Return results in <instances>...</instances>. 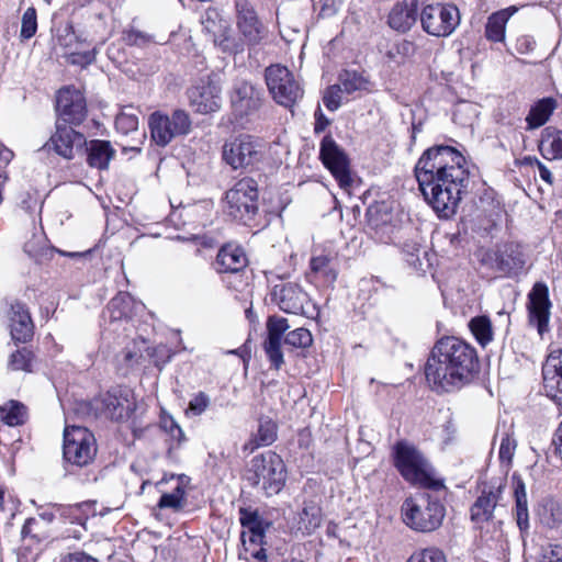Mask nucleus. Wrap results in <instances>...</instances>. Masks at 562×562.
<instances>
[{
  "label": "nucleus",
  "mask_w": 562,
  "mask_h": 562,
  "mask_svg": "<svg viewBox=\"0 0 562 562\" xmlns=\"http://www.w3.org/2000/svg\"><path fill=\"white\" fill-rule=\"evenodd\" d=\"M414 171L425 200L438 215H453L469 184L463 155L451 146L436 145L423 153Z\"/></svg>",
  "instance_id": "1"
},
{
  "label": "nucleus",
  "mask_w": 562,
  "mask_h": 562,
  "mask_svg": "<svg viewBox=\"0 0 562 562\" xmlns=\"http://www.w3.org/2000/svg\"><path fill=\"white\" fill-rule=\"evenodd\" d=\"M480 373V360L469 342L446 336L434 345L425 364V376L437 393H452L472 383Z\"/></svg>",
  "instance_id": "2"
},
{
  "label": "nucleus",
  "mask_w": 562,
  "mask_h": 562,
  "mask_svg": "<svg viewBox=\"0 0 562 562\" xmlns=\"http://www.w3.org/2000/svg\"><path fill=\"white\" fill-rule=\"evenodd\" d=\"M404 522L412 529L420 532H430L438 529L446 515V508L439 498L427 492L408 498L402 506Z\"/></svg>",
  "instance_id": "3"
},
{
  "label": "nucleus",
  "mask_w": 562,
  "mask_h": 562,
  "mask_svg": "<svg viewBox=\"0 0 562 562\" xmlns=\"http://www.w3.org/2000/svg\"><path fill=\"white\" fill-rule=\"evenodd\" d=\"M286 471L283 460L276 452L267 451L250 461L246 480L265 495H277L284 486Z\"/></svg>",
  "instance_id": "4"
},
{
  "label": "nucleus",
  "mask_w": 562,
  "mask_h": 562,
  "mask_svg": "<svg viewBox=\"0 0 562 562\" xmlns=\"http://www.w3.org/2000/svg\"><path fill=\"white\" fill-rule=\"evenodd\" d=\"M394 463L402 476L413 483L432 491H440L445 486L441 481L435 480L429 472L428 463L420 452L407 442H397L394 448Z\"/></svg>",
  "instance_id": "5"
},
{
  "label": "nucleus",
  "mask_w": 562,
  "mask_h": 562,
  "mask_svg": "<svg viewBox=\"0 0 562 562\" xmlns=\"http://www.w3.org/2000/svg\"><path fill=\"white\" fill-rule=\"evenodd\" d=\"M87 407L94 409V416L122 422L131 417L137 407L136 396L132 389L117 385L109 390Z\"/></svg>",
  "instance_id": "6"
},
{
  "label": "nucleus",
  "mask_w": 562,
  "mask_h": 562,
  "mask_svg": "<svg viewBox=\"0 0 562 562\" xmlns=\"http://www.w3.org/2000/svg\"><path fill=\"white\" fill-rule=\"evenodd\" d=\"M226 212L238 221L251 220L258 211V184L252 178H243L226 192Z\"/></svg>",
  "instance_id": "7"
},
{
  "label": "nucleus",
  "mask_w": 562,
  "mask_h": 562,
  "mask_svg": "<svg viewBox=\"0 0 562 562\" xmlns=\"http://www.w3.org/2000/svg\"><path fill=\"white\" fill-rule=\"evenodd\" d=\"M64 458L67 462L85 467L97 454V443L93 434L86 427L66 426L64 430Z\"/></svg>",
  "instance_id": "8"
},
{
  "label": "nucleus",
  "mask_w": 562,
  "mask_h": 562,
  "mask_svg": "<svg viewBox=\"0 0 562 562\" xmlns=\"http://www.w3.org/2000/svg\"><path fill=\"white\" fill-rule=\"evenodd\" d=\"M425 32L432 36H448L460 23L459 9L452 2H432L420 13Z\"/></svg>",
  "instance_id": "9"
},
{
  "label": "nucleus",
  "mask_w": 562,
  "mask_h": 562,
  "mask_svg": "<svg viewBox=\"0 0 562 562\" xmlns=\"http://www.w3.org/2000/svg\"><path fill=\"white\" fill-rule=\"evenodd\" d=\"M267 87L272 98L283 106H292L303 95L294 75L284 66L271 65L265 72Z\"/></svg>",
  "instance_id": "10"
},
{
  "label": "nucleus",
  "mask_w": 562,
  "mask_h": 562,
  "mask_svg": "<svg viewBox=\"0 0 562 562\" xmlns=\"http://www.w3.org/2000/svg\"><path fill=\"white\" fill-rule=\"evenodd\" d=\"M261 144L249 135L238 136L223 145V160L233 169L252 166L261 159Z\"/></svg>",
  "instance_id": "11"
},
{
  "label": "nucleus",
  "mask_w": 562,
  "mask_h": 562,
  "mask_svg": "<svg viewBox=\"0 0 562 562\" xmlns=\"http://www.w3.org/2000/svg\"><path fill=\"white\" fill-rule=\"evenodd\" d=\"M319 157L341 188L351 186L352 179L350 176L349 160L344 150L330 136H325L322 139Z\"/></svg>",
  "instance_id": "12"
},
{
  "label": "nucleus",
  "mask_w": 562,
  "mask_h": 562,
  "mask_svg": "<svg viewBox=\"0 0 562 562\" xmlns=\"http://www.w3.org/2000/svg\"><path fill=\"white\" fill-rule=\"evenodd\" d=\"M271 300L279 308L288 314L305 315L310 304L308 294L294 282H281L271 291Z\"/></svg>",
  "instance_id": "13"
},
{
  "label": "nucleus",
  "mask_w": 562,
  "mask_h": 562,
  "mask_svg": "<svg viewBox=\"0 0 562 562\" xmlns=\"http://www.w3.org/2000/svg\"><path fill=\"white\" fill-rule=\"evenodd\" d=\"M57 122L80 125L87 116V103L80 90L64 88L57 94Z\"/></svg>",
  "instance_id": "14"
},
{
  "label": "nucleus",
  "mask_w": 562,
  "mask_h": 562,
  "mask_svg": "<svg viewBox=\"0 0 562 562\" xmlns=\"http://www.w3.org/2000/svg\"><path fill=\"white\" fill-rule=\"evenodd\" d=\"M551 306L548 285L536 282L528 293L527 308L530 324L536 325L541 336L549 330Z\"/></svg>",
  "instance_id": "15"
},
{
  "label": "nucleus",
  "mask_w": 562,
  "mask_h": 562,
  "mask_svg": "<svg viewBox=\"0 0 562 562\" xmlns=\"http://www.w3.org/2000/svg\"><path fill=\"white\" fill-rule=\"evenodd\" d=\"M262 102V91L246 80H237L231 95L234 114L245 117L257 112Z\"/></svg>",
  "instance_id": "16"
},
{
  "label": "nucleus",
  "mask_w": 562,
  "mask_h": 562,
  "mask_svg": "<svg viewBox=\"0 0 562 562\" xmlns=\"http://www.w3.org/2000/svg\"><path fill=\"white\" fill-rule=\"evenodd\" d=\"M190 105L201 114H207L220 110L222 98L221 88L211 80H200L188 89Z\"/></svg>",
  "instance_id": "17"
},
{
  "label": "nucleus",
  "mask_w": 562,
  "mask_h": 562,
  "mask_svg": "<svg viewBox=\"0 0 562 562\" xmlns=\"http://www.w3.org/2000/svg\"><path fill=\"white\" fill-rule=\"evenodd\" d=\"M266 326L268 336L263 348L271 363V368L279 370L284 363L281 341L285 331L290 328V325L286 318L272 315L268 317Z\"/></svg>",
  "instance_id": "18"
},
{
  "label": "nucleus",
  "mask_w": 562,
  "mask_h": 562,
  "mask_svg": "<svg viewBox=\"0 0 562 562\" xmlns=\"http://www.w3.org/2000/svg\"><path fill=\"white\" fill-rule=\"evenodd\" d=\"M50 143L55 151L66 159H74L76 155H82L83 147L87 145L83 134L60 122L56 124V132L50 137Z\"/></svg>",
  "instance_id": "19"
},
{
  "label": "nucleus",
  "mask_w": 562,
  "mask_h": 562,
  "mask_svg": "<svg viewBox=\"0 0 562 562\" xmlns=\"http://www.w3.org/2000/svg\"><path fill=\"white\" fill-rule=\"evenodd\" d=\"M546 394L562 405V349H552L542 366Z\"/></svg>",
  "instance_id": "20"
},
{
  "label": "nucleus",
  "mask_w": 562,
  "mask_h": 562,
  "mask_svg": "<svg viewBox=\"0 0 562 562\" xmlns=\"http://www.w3.org/2000/svg\"><path fill=\"white\" fill-rule=\"evenodd\" d=\"M237 27L247 46L258 45L266 30L250 2H236Z\"/></svg>",
  "instance_id": "21"
},
{
  "label": "nucleus",
  "mask_w": 562,
  "mask_h": 562,
  "mask_svg": "<svg viewBox=\"0 0 562 562\" xmlns=\"http://www.w3.org/2000/svg\"><path fill=\"white\" fill-rule=\"evenodd\" d=\"M10 334L15 342H27L33 338L34 324L26 306L21 302L11 304Z\"/></svg>",
  "instance_id": "22"
},
{
  "label": "nucleus",
  "mask_w": 562,
  "mask_h": 562,
  "mask_svg": "<svg viewBox=\"0 0 562 562\" xmlns=\"http://www.w3.org/2000/svg\"><path fill=\"white\" fill-rule=\"evenodd\" d=\"M503 493V485L484 486L481 495L471 506V519L476 524L486 522L492 519L494 509Z\"/></svg>",
  "instance_id": "23"
},
{
  "label": "nucleus",
  "mask_w": 562,
  "mask_h": 562,
  "mask_svg": "<svg viewBox=\"0 0 562 562\" xmlns=\"http://www.w3.org/2000/svg\"><path fill=\"white\" fill-rule=\"evenodd\" d=\"M248 265L247 256L239 246L227 244L223 246L216 256L214 269L218 273L237 274Z\"/></svg>",
  "instance_id": "24"
},
{
  "label": "nucleus",
  "mask_w": 562,
  "mask_h": 562,
  "mask_svg": "<svg viewBox=\"0 0 562 562\" xmlns=\"http://www.w3.org/2000/svg\"><path fill=\"white\" fill-rule=\"evenodd\" d=\"M239 521L240 525L247 529L241 532L243 544L246 546V535L248 533V540L251 544H263L265 531L271 526V522L263 520L258 510H251L250 508H239Z\"/></svg>",
  "instance_id": "25"
},
{
  "label": "nucleus",
  "mask_w": 562,
  "mask_h": 562,
  "mask_svg": "<svg viewBox=\"0 0 562 562\" xmlns=\"http://www.w3.org/2000/svg\"><path fill=\"white\" fill-rule=\"evenodd\" d=\"M525 263V255L519 244H505L496 254V265L498 270L508 276L517 274L524 269Z\"/></svg>",
  "instance_id": "26"
},
{
  "label": "nucleus",
  "mask_w": 562,
  "mask_h": 562,
  "mask_svg": "<svg viewBox=\"0 0 562 562\" xmlns=\"http://www.w3.org/2000/svg\"><path fill=\"white\" fill-rule=\"evenodd\" d=\"M140 363V342L136 336L126 341L115 356V368L120 375L127 376L137 371Z\"/></svg>",
  "instance_id": "27"
},
{
  "label": "nucleus",
  "mask_w": 562,
  "mask_h": 562,
  "mask_svg": "<svg viewBox=\"0 0 562 562\" xmlns=\"http://www.w3.org/2000/svg\"><path fill=\"white\" fill-rule=\"evenodd\" d=\"M416 2H396L389 14V25L398 31H408L417 21Z\"/></svg>",
  "instance_id": "28"
},
{
  "label": "nucleus",
  "mask_w": 562,
  "mask_h": 562,
  "mask_svg": "<svg viewBox=\"0 0 562 562\" xmlns=\"http://www.w3.org/2000/svg\"><path fill=\"white\" fill-rule=\"evenodd\" d=\"M87 154V161L90 167L98 169H108L110 161L115 156V150L108 140L93 139L83 147V154Z\"/></svg>",
  "instance_id": "29"
},
{
  "label": "nucleus",
  "mask_w": 562,
  "mask_h": 562,
  "mask_svg": "<svg viewBox=\"0 0 562 562\" xmlns=\"http://www.w3.org/2000/svg\"><path fill=\"white\" fill-rule=\"evenodd\" d=\"M514 497H515V517L520 532H527L529 529V513L526 485L522 479L513 474Z\"/></svg>",
  "instance_id": "30"
},
{
  "label": "nucleus",
  "mask_w": 562,
  "mask_h": 562,
  "mask_svg": "<svg viewBox=\"0 0 562 562\" xmlns=\"http://www.w3.org/2000/svg\"><path fill=\"white\" fill-rule=\"evenodd\" d=\"M539 150L544 159H562V131L555 127H546L541 133Z\"/></svg>",
  "instance_id": "31"
},
{
  "label": "nucleus",
  "mask_w": 562,
  "mask_h": 562,
  "mask_svg": "<svg viewBox=\"0 0 562 562\" xmlns=\"http://www.w3.org/2000/svg\"><path fill=\"white\" fill-rule=\"evenodd\" d=\"M148 125L150 128L151 139L159 146H166L175 138L171 128L170 119L159 112H155L149 116Z\"/></svg>",
  "instance_id": "32"
},
{
  "label": "nucleus",
  "mask_w": 562,
  "mask_h": 562,
  "mask_svg": "<svg viewBox=\"0 0 562 562\" xmlns=\"http://www.w3.org/2000/svg\"><path fill=\"white\" fill-rule=\"evenodd\" d=\"M518 11V8L512 5L504 10L493 13L486 23L485 35L490 41L502 42L505 36V25L509 18Z\"/></svg>",
  "instance_id": "33"
},
{
  "label": "nucleus",
  "mask_w": 562,
  "mask_h": 562,
  "mask_svg": "<svg viewBox=\"0 0 562 562\" xmlns=\"http://www.w3.org/2000/svg\"><path fill=\"white\" fill-rule=\"evenodd\" d=\"M557 106L552 98H543L533 104L526 117L527 130H535L544 125Z\"/></svg>",
  "instance_id": "34"
},
{
  "label": "nucleus",
  "mask_w": 562,
  "mask_h": 562,
  "mask_svg": "<svg viewBox=\"0 0 562 562\" xmlns=\"http://www.w3.org/2000/svg\"><path fill=\"white\" fill-rule=\"evenodd\" d=\"M338 83L347 94L370 89V79L363 71L345 69L338 76Z\"/></svg>",
  "instance_id": "35"
},
{
  "label": "nucleus",
  "mask_w": 562,
  "mask_h": 562,
  "mask_svg": "<svg viewBox=\"0 0 562 562\" xmlns=\"http://www.w3.org/2000/svg\"><path fill=\"white\" fill-rule=\"evenodd\" d=\"M27 417V407L19 401L10 400L0 406V418L8 426L23 425Z\"/></svg>",
  "instance_id": "36"
},
{
  "label": "nucleus",
  "mask_w": 562,
  "mask_h": 562,
  "mask_svg": "<svg viewBox=\"0 0 562 562\" xmlns=\"http://www.w3.org/2000/svg\"><path fill=\"white\" fill-rule=\"evenodd\" d=\"M277 438V426L271 419H260L257 434L244 447L250 452L259 447L271 445Z\"/></svg>",
  "instance_id": "37"
},
{
  "label": "nucleus",
  "mask_w": 562,
  "mask_h": 562,
  "mask_svg": "<svg viewBox=\"0 0 562 562\" xmlns=\"http://www.w3.org/2000/svg\"><path fill=\"white\" fill-rule=\"evenodd\" d=\"M311 271L328 284L334 283L337 278L335 259L326 255L313 257L311 259Z\"/></svg>",
  "instance_id": "38"
},
{
  "label": "nucleus",
  "mask_w": 562,
  "mask_h": 562,
  "mask_svg": "<svg viewBox=\"0 0 562 562\" xmlns=\"http://www.w3.org/2000/svg\"><path fill=\"white\" fill-rule=\"evenodd\" d=\"M537 515L540 522L548 528H557L562 524V506L553 499L543 501Z\"/></svg>",
  "instance_id": "39"
},
{
  "label": "nucleus",
  "mask_w": 562,
  "mask_h": 562,
  "mask_svg": "<svg viewBox=\"0 0 562 562\" xmlns=\"http://www.w3.org/2000/svg\"><path fill=\"white\" fill-rule=\"evenodd\" d=\"M322 524V509L314 502H305L300 513V529L306 533H312Z\"/></svg>",
  "instance_id": "40"
},
{
  "label": "nucleus",
  "mask_w": 562,
  "mask_h": 562,
  "mask_svg": "<svg viewBox=\"0 0 562 562\" xmlns=\"http://www.w3.org/2000/svg\"><path fill=\"white\" fill-rule=\"evenodd\" d=\"M231 26L225 29V32H221L213 38V43L217 46L223 53L227 54H239L243 53L247 43H245L243 36L235 37L231 34Z\"/></svg>",
  "instance_id": "41"
},
{
  "label": "nucleus",
  "mask_w": 562,
  "mask_h": 562,
  "mask_svg": "<svg viewBox=\"0 0 562 562\" xmlns=\"http://www.w3.org/2000/svg\"><path fill=\"white\" fill-rule=\"evenodd\" d=\"M201 23L203 29L211 34L213 38L221 32H225V29H228L229 26L228 21L225 20L215 8H209L205 10L201 18Z\"/></svg>",
  "instance_id": "42"
},
{
  "label": "nucleus",
  "mask_w": 562,
  "mask_h": 562,
  "mask_svg": "<svg viewBox=\"0 0 562 562\" xmlns=\"http://www.w3.org/2000/svg\"><path fill=\"white\" fill-rule=\"evenodd\" d=\"M469 327L476 341L485 347L493 339L492 323L487 316H476L469 323Z\"/></svg>",
  "instance_id": "43"
},
{
  "label": "nucleus",
  "mask_w": 562,
  "mask_h": 562,
  "mask_svg": "<svg viewBox=\"0 0 562 562\" xmlns=\"http://www.w3.org/2000/svg\"><path fill=\"white\" fill-rule=\"evenodd\" d=\"M137 112L138 110L133 105L124 106L115 119L116 130L124 135L136 132L138 127Z\"/></svg>",
  "instance_id": "44"
},
{
  "label": "nucleus",
  "mask_w": 562,
  "mask_h": 562,
  "mask_svg": "<svg viewBox=\"0 0 562 562\" xmlns=\"http://www.w3.org/2000/svg\"><path fill=\"white\" fill-rule=\"evenodd\" d=\"M34 356L31 350L27 348L18 349L15 352L11 353L8 362V367L13 371H32V362Z\"/></svg>",
  "instance_id": "45"
},
{
  "label": "nucleus",
  "mask_w": 562,
  "mask_h": 562,
  "mask_svg": "<svg viewBox=\"0 0 562 562\" xmlns=\"http://www.w3.org/2000/svg\"><path fill=\"white\" fill-rule=\"evenodd\" d=\"M406 562H447V559L442 550L429 547L416 550Z\"/></svg>",
  "instance_id": "46"
},
{
  "label": "nucleus",
  "mask_w": 562,
  "mask_h": 562,
  "mask_svg": "<svg viewBox=\"0 0 562 562\" xmlns=\"http://www.w3.org/2000/svg\"><path fill=\"white\" fill-rule=\"evenodd\" d=\"M313 337L306 328H296L284 336V344L295 348H307L312 345Z\"/></svg>",
  "instance_id": "47"
},
{
  "label": "nucleus",
  "mask_w": 562,
  "mask_h": 562,
  "mask_svg": "<svg viewBox=\"0 0 562 562\" xmlns=\"http://www.w3.org/2000/svg\"><path fill=\"white\" fill-rule=\"evenodd\" d=\"M170 119L171 128L175 136L187 135L191 131V120L189 114L183 110H176L172 112Z\"/></svg>",
  "instance_id": "48"
},
{
  "label": "nucleus",
  "mask_w": 562,
  "mask_h": 562,
  "mask_svg": "<svg viewBox=\"0 0 562 562\" xmlns=\"http://www.w3.org/2000/svg\"><path fill=\"white\" fill-rule=\"evenodd\" d=\"M37 30V18L36 11L33 7L26 9L22 16V25H21V37L23 40H29L33 37Z\"/></svg>",
  "instance_id": "49"
},
{
  "label": "nucleus",
  "mask_w": 562,
  "mask_h": 562,
  "mask_svg": "<svg viewBox=\"0 0 562 562\" xmlns=\"http://www.w3.org/2000/svg\"><path fill=\"white\" fill-rule=\"evenodd\" d=\"M344 90L339 83L328 87L324 93L323 102L329 111H336L341 105Z\"/></svg>",
  "instance_id": "50"
},
{
  "label": "nucleus",
  "mask_w": 562,
  "mask_h": 562,
  "mask_svg": "<svg viewBox=\"0 0 562 562\" xmlns=\"http://www.w3.org/2000/svg\"><path fill=\"white\" fill-rule=\"evenodd\" d=\"M516 447V439L509 434H505L501 440L499 460L509 465L515 454Z\"/></svg>",
  "instance_id": "51"
},
{
  "label": "nucleus",
  "mask_w": 562,
  "mask_h": 562,
  "mask_svg": "<svg viewBox=\"0 0 562 562\" xmlns=\"http://www.w3.org/2000/svg\"><path fill=\"white\" fill-rule=\"evenodd\" d=\"M210 405V397L204 392H199L190 402L187 414L199 416L205 412Z\"/></svg>",
  "instance_id": "52"
},
{
  "label": "nucleus",
  "mask_w": 562,
  "mask_h": 562,
  "mask_svg": "<svg viewBox=\"0 0 562 562\" xmlns=\"http://www.w3.org/2000/svg\"><path fill=\"white\" fill-rule=\"evenodd\" d=\"M162 428L177 441V447L186 440L184 432L181 427L172 418L164 419Z\"/></svg>",
  "instance_id": "53"
},
{
  "label": "nucleus",
  "mask_w": 562,
  "mask_h": 562,
  "mask_svg": "<svg viewBox=\"0 0 562 562\" xmlns=\"http://www.w3.org/2000/svg\"><path fill=\"white\" fill-rule=\"evenodd\" d=\"M541 562H562V546L548 544L542 549Z\"/></svg>",
  "instance_id": "54"
},
{
  "label": "nucleus",
  "mask_w": 562,
  "mask_h": 562,
  "mask_svg": "<svg viewBox=\"0 0 562 562\" xmlns=\"http://www.w3.org/2000/svg\"><path fill=\"white\" fill-rule=\"evenodd\" d=\"M158 506L160 508H171L175 512H179L184 507V504L179 501L178 496H175L171 493H166L161 495Z\"/></svg>",
  "instance_id": "55"
},
{
  "label": "nucleus",
  "mask_w": 562,
  "mask_h": 562,
  "mask_svg": "<svg viewBox=\"0 0 562 562\" xmlns=\"http://www.w3.org/2000/svg\"><path fill=\"white\" fill-rule=\"evenodd\" d=\"M60 562H99L98 559L83 551L68 552L60 557Z\"/></svg>",
  "instance_id": "56"
},
{
  "label": "nucleus",
  "mask_w": 562,
  "mask_h": 562,
  "mask_svg": "<svg viewBox=\"0 0 562 562\" xmlns=\"http://www.w3.org/2000/svg\"><path fill=\"white\" fill-rule=\"evenodd\" d=\"M0 510L2 513H9L10 515L14 514L15 510V502L8 494L5 488L0 486Z\"/></svg>",
  "instance_id": "57"
},
{
  "label": "nucleus",
  "mask_w": 562,
  "mask_h": 562,
  "mask_svg": "<svg viewBox=\"0 0 562 562\" xmlns=\"http://www.w3.org/2000/svg\"><path fill=\"white\" fill-rule=\"evenodd\" d=\"M37 205V200L30 193L24 192L21 194L19 207L25 211L27 214H32Z\"/></svg>",
  "instance_id": "58"
},
{
  "label": "nucleus",
  "mask_w": 562,
  "mask_h": 562,
  "mask_svg": "<svg viewBox=\"0 0 562 562\" xmlns=\"http://www.w3.org/2000/svg\"><path fill=\"white\" fill-rule=\"evenodd\" d=\"M536 42L527 35L520 36L516 41V49L519 54H528L533 50Z\"/></svg>",
  "instance_id": "59"
},
{
  "label": "nucleus",
  "mask_w": 562,
  "mask_h": 562,
  "mask_svg": "<svg viewBox=\"0 0 562 562\" xmlns=\"http://www.w3.org/2000/svg\"><path fill=\"white\" fill-rule=\"evenodd\" d=\"M368 225L371 229H374L375 233L381 228V224H385L386 221H379L378 218V210L373 207H369L367 211Z\"/></svg>",
  "instance_id": "60"
},
{
  "label": "nucleus",
  "mask_w": 562,
  "mask_h": 562,
  "mask_svg": "<svg viewBox=\"0 0 562 562\" xmlns=\"http://www.w3.org/2000/svg\"><path fill=\"white\" fill-rule=\"evenodd\" d=\"M536 162H537L540 178L548 183H552L553 176H552L551 171L538 159H536Z\"/></svg>",
  "instance_id": "61"
},
{
  "label": "nucleus",
  "mask_w": 562,
  "mask_h": 562,
  "mask_svg": "<svg viewBox=\"0 0 562 562\" xmlns=\"http://www.w3.org/2000/svg\"><path fill=\"white\" fill-rule=\"evenodd\" d=\"M553 445H554L555 453L562 460V423L560 424L559 428L555 431V435L553 438Z\"/></svg>",
  "instance_id": "62"
},
{
  "label": "nucleus",
  "mask_w": 562,
  "mask_h": 562,
  "mask_svg": "<svg viewBox=\"0 0 562 562\" xmlns=\"http://www.w3.org/2000/svg\"><path fill=\"white\" fill-rule=\"evenodd\" d=\"M13 151L0 144V162L7 166L13 158Z\"/></svg>",
  "instance_id": "63"
},
{
  "label": "nucleus",
  "mask_w": 562,
  "mask_h": 562,
  "mask_svg": "<svg viewBox=\"0 0 562 562\" xmlns=\"http://www.w3.org/2000/svg\"><path fill=\"white\" fill-rule=\"evenodd\" d=\"M413 249H414V251L409 255V258H407V262L411 266L417 268V267L422 266V262H420V259H419L420 248L414 246Z\"/></svg>",
  "instance_id": "64"
}]
</instances>
